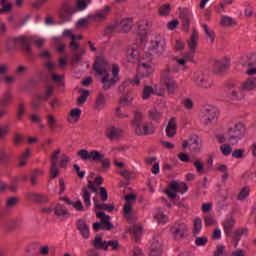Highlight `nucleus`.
Returning a JSON list of instances; mask_svg holds the SVG:
<instances>
[{
	"instance_id": "dca6fc26",
	"label": "nucleus",
	"mask_w": 256,
	"mask_h": 256,
	"mask_svg": "<svg viewBox=\"0 0 256 256\" xmlns=\"http://www.w3.org/2000/svg\"><path fill=\"white\" fill-rule=\"evenodd\" d=\"M218 109L213 105H206L202 110L201 121L204 125H209L217 119Z\"/></svg>"
},
{
	"instance_id": "2f4dec72",
	"label": "nucleus",
	"mask_w": 256,
	"mask_h": 256,
	"mask_svg": "<svg viewBox=\"0 0 256 256\" xmlns=\"http://www.w3.org/2000/svg\"><path fill=\"white\" fill-rule=\"evenodd\" d=\"M77 229L84 239H89V225L84 220L80 219L77 221Z\"/></svg>"
},
{
	"instance_id": "a878e982",
	"label": "nucleus",
	"mask_w": 256,
	"mask_h": 256,
	"mask_svg": "<svg viewBox=\"0 0 256 256\" xmlns=\"http://www.w3.org/2000/svg\"><path fill=\"white\" fill-rule=\"evenodd\" d=\"M163 255V246L159 238H154L152 240L150 251L148 256H161Z\"/></svg>"
},
{
	"instance_id": "69168bd1",
	"label": "nucleus",
	"mask_w": 256,
	"mask_h": 256,
	"mask_svg": "<svg viewBox=\"0 0 256 256\" xmlns=\"http://www.w3.org/2000/svg\"><path fill=\"white\" fill-rule=\"evenodd\" d=\"M2 9H0V13H7V11H11V4L9 0H1Z\"/></svg>"
},
{
	"instance_id": "6ab92c4d",
	"label": "nucleus",
	"mask_w": 256,
	"mask_h": 256,
	"mask_svg": "<svg viewBox=\"0 0 256 256\" xmlns=\"http://www.w3.org/2000/svg\"><path fill=\"white\" fill-rule=\"evenodd\" d=\"M212 67L214 75H223V73H227V71H229L231 61H229V58L218 59L213 62Z\"/></svg>"
},
{
	"instance_id": "cd10ccee",
	"label": "nucleus",
	"mask_w": 256,
	"mask_h": 256,
	"mask_svg": "<svg viewBox=\"0 0 256 256\" xmlns=\"http://www.w3.org/2000/svg\"><path fill=\"white\" fill-rule=\"evenodd\" d=\"M193 17V14L189 10H183L180 12V19L182 20V25L184 31H189V25H191V19Z\"/></svg>"
},
{
	"instance_id": "7ed1b4c3",
	"label": "nucleus",
	"mask_w": 256,
	"mask_h": 256,
	"mask_svg": "<svg viewBox=\"0 0 256 256\" xmlns=\"http://www.w3.org/2000/svg\"><path fill=\"white\" fill-rule=\"evenodd\" d=\"M127 55L129 63H135L138 61L136 78L134 80H130L134 84L139 85L141 83V79H145V77H149V75L153 73V63H151L149 60L145 61V59L139 58V50L135 47L128 48Z\"/></svg>"
},
{
	"instance_id": "e2e57ef3",
	"label": "nucleus",
	"mask_w": 256,
	"mask_h": 256,
	"mask_svg": "<svg viewBox=\"0 0 256 256\" xmlns=\"http://www.w3.org/2000/svg\"><path fill=\"white\" fill-rule=\"evenodd\" d=\"M37 175H43L42 170H34L30 177V182L32 185H37Z\"/></svg>"
},
{
	"instance_id": "13d9d810",
	"label": "nucleus",
	"mask_w": 256,
	"mask_h": 256,
	"mask_svg": "<svg viewBox=\"0 0 256 256\" xmlns=\"http://www.w3.org/2000/svg\"><path fill=\"white\" fill-rule=\"evenodd\" d=\"M89 3H91V0H77L76 7L78 11H84V9H87Z\"/></svg>"
},
{
	"instance_id": "6e6552de",
	"label": "nucleus",
	"mask_w": 256,
	"mask_h": 256,
	"mask_svg": "<svg viewBox=\"0 0 256 256\" xmlns=\"http://www.w3.org/2000/svg\"><path fill=\"white\" fill-rule=\"evenodd\" d=\"M133 85H136L131 81V79L125 80L119 87V91L121 93V98H120V104L122 107H128L131 105L134 99L133 92H131V87Z\"/></svg>"
},
{
	"instance_id": "5701e85b",
	"label": "nucleus",
	"mask_w": 256,
	"mask_h": 256,
	"mask_svg": "<svg viewBox=\"0 0 256 256\" xmlns=\"http://www.w3.org/2000/svg\"><path fill=\"white\" fill-rule=\"evenodd\" d=\"M109 11H111V7L104 6L103 9L98 10L95 14L90 15L89 19L95 23H99V21H105V19H107V15H109Z\"/></svg>"
},
{
	"instance_id": "0eeeda50",
	"label": "nucleus",
	"mask_w": 256,
	"mask_h": 256,
	"mask_svg": "<svg viewBox=\"0 0 256 256\" xmlns=\"http://www.w3.org/2000/svg\"><path fill=\"white\" fill-rule=\"evenodd\" d=\"M198 40L199 33L197 32V30L194 29L190 39L188 40V47L190 50L189 52L184 54L183 58H176V63H178V65H180L181 67H185V63H187V61H193Z\"/></svg>"
},
{
	"instance_id": "f03ea898",
	"label": "nucleus",
	"mask_w": 256,
	"mask_h": 256,
	"mask_svg": "<svg viewBox=\"0 0 256 256\" xmlns=\"http://www.w3.org/2000/svg\"><path fill=\"white\" fill-rule=\"evenodd\" d=\"M93 69L96 75H101L102 89L109 91L111 87H115V84L119 81V65H112V76L109 74L111 71V64L107 61L105 56H99L96 58Z\"/></svg>"
},
{
	"instance_id": "2eb2a0df",
	"label": "nucleus",
	"mask_w": 256,
	"mask_h": 256,
	"mask_svg": "<svg viewBox=\"0 0 256 256\" xmlns=\"http://www.w3.org/2000/svg\"><path fill=\"white\" fill-rule=\"evenodd\" d=\"M192 81L197 87H200V89H213V79L202 72L194 73Z\"/></svg>"
},
{
	"instance_id": "ea45409f",
	"label": "nucleus",
	"mask_w": 256,
	"mask_h": 256,
	"mask_svg": "<svg viewBox=\"0 0 256 256\" xmlns=\"http://www.w3.org/2000/svg\"><path fill=\"white\" fill-rule=\"evenodd\" d=\"M148 117L155 123H159L161 121V111L157 108H152L148 111Z\"/></svg>"
},
{
	"instance_id": "c9c22d12",
	"label": "nucleus",
	"mask_w": 256,
	"mask_h": 256,
	"mask_svg": "<svg viewBox=\"0 0 256 256\" xmlns=\"http://www.w3.org/2000/svg\"><path fill=\"white\" fill-rule=\"evenodd\" d=\"M28 199H31V201H35L36 203H47L49 201V198L43 194H36L33 192H30L27 194Z\"/></svg>"
},
{
	"instance_id": "4c0bfd02",
	"label": "nucleus",
	"mask_w": 256,
	"mask_h": 256,
	"mask_svg": "<svg viewBox=\"0 0 256 256\" xmlns=\"http://www.w3.org/2000/svg\"><path fill=\"white\" fill-rule=\"evenodd\" d=\"M130 233L132 234L133 239L137 242L141 239L143 228L140 225H133L130 227Z\"/></svg>"
},
{
	"instance_id": "58836bf2",
	"label": "nucleus",
	"mask_w": 256,
	"mask_h": 256,
	"mask_svg": "<svg viewBox=\"0 0 256 256\" xmlns=\"http://www.w3.org/2000/svg\"><path fill=\"white\" fill-rule=\"evenodd\" d=\"M59 17L62 19V21L65 23L67 21L71 20V8L64 6L60 12H59Z\"/></svg>"
},
{
	"instance_id": "9d476101",
	"label": "nucleus",
	"mask_w": 256,
	"mask_h": 256,
	"mask_svg": "<svg viewBox=\"0 0 256 256\" xmlns=\"http://www.w3.org/2000/svg\"><path fill=\"white\" fill-rule=\"evenodd\" d=\"M245 135V126L242 123L234 125L226 132V139L231 145H237L238 141H241Z\"/></svg>"
},
{
	"instance_id": "1a4fd4ad",
	"label": "nucleus",
	"mask_w": 256,
	"mask_h": 256,
	"mask_svg": "<svg viewBox=\"0 0 256 256\" xmlns=\"http://www.w3.org/2000/svg\"><path fill=\"white\" fill-rule=\"evenodd\" d=\"M64 37H70V49H72L73 52V59L75 63H79V61L82 59V57L85 55V49L79 48V44L75 42L77 40V35L73 34V31L71 29H65L63 31Z\"/></svg>"
},
{
	"instance_id": "39448f33",
	"label": "nucleus",
	"mask_w": 256,
	"mask_h": 256,
	"mask_svg": "<svg viewBox=\"0 0 256 256\" xmlns=\"http://www.w3.org/2000/svg\"><path fill=\"white\" fill-rule=\"evenodd\" d=\"M132 127L134 128L136 135H151L155 133V126H153V123L145 122L143 114L139 111L134 113Z\"/></svg>"
},
{
	"instance_id": "052dcab7",
	"label": "nucleus",
	"mask_w": 256,
	"mask_h": 256,
	"mask_svg": "<svg viewBox=\"0 0 256 256\" xmlns=\"http://www.w3.org/2000/svg\"><path fill=\"white\" fill-rule=\"evenodd\" d=\"M204 223L206 227H213L215 225V218L211 216V214H207L204 216Z\"/></svg>"
},
{
	"instance_id": "a19ab883",
	"label": "nucleus",
	"mask_w": 256,
	"mask_h": 256,
	"mask_svg": "<svg viewBox=\"0 0 256 256\" xmlns=\"http://www.w3.org/2000/svg\"><path fill=\"white\" fill-rule=\"evenodd\" d=\"M243 89L244 91H253V89H256V78H248L243 83Z\"/></svg>"
},
{
	"instance_id": "f257e3e1",
	"label": "nucleus",
	"mask_w": 256,
	"mask_h": 256,
	"mask_svg": "<svg viewBox=\"0 0 256 256\" xmlns=\"http://www.w3.org/2000/svg\"><path fill=\"white\" fill-rule=\"evenodd\" d=\"M179 72L177 66L168 65L161 73L160 85H163L165 88H161L160 85L152 88L151 86H145L142 94L143 99H149L151 94L154 93L159 97L165 95V89H167L169 95H173L177 90V82L175 81L174 75Z\"/></svg>"
},
{
	"instance_id": "a211bd4d",
	"label": "nucleus",
	"mask_w": 256,
	"mask_h": 256,
	"mask_svg": "<svg viewBox=\"0 0 256 256\" xmlns=\"http://www.w3.org/2000/svg\"><path fill=\"white\" fill-rule=\"evenodd\" d=\"M240 63L247 69V75H256V54L243 56Z\"/></svg>"
},
{
	"instance_id": "774afa93",
	"label": "nucleus",
	"mask_w": 256,
	"mask_h": 256,
	"mask_svg": "<svg viewBox=\"0 0 256 256\" xmlns=\"http://www.w3.org/2000/svg\"><path fill=\"white\" fill-rule=\"evenodd\" d=\"M171 11V6L169 4H165L159 8V14L160 15H169V12Z\"/></svg>"
},
{
	"instance_id": "c756f323",
	"label": "nucleus",
	"mask_w": 256,
	"mask_h": 256,
	"mask_svg": "<svg viewBox=\"0 0 256 256\" xmlns=\"http://www.w3.org/2000/svg\"><path fill=\"white\" fill-rule=\"evenodd\" d=\"M202 141L201 138L197 135H193L190 137L189 140V149L190 151H194V153H197L201 149Z\"/></svg>"
},
{
	"instance_id": "37998d69",
	"label": "nucleus",
	"mask_w": 256,
	"mask_h": 256,
	"mask_svg": "<svg viewBox=\"0 0 256 256\" xmlns=\"http://www.w3.org/2000/svg\"><path fill=\"white\" fill-rule=\"evenodd\" d=\"M154 221H157L159 225H165V223L169 221V218L163 212L158 211L156 214H154Z\"/></svg>"
},
{
	"instance_id": "4be33fe9",
	"label": "nucleus",
	"mask_w": 256,
	"mask_h": 256,
	"mask_svg": "<svg viewBox=\"0 0 256 256\" xmlns=\"http://www.w3.org/2000/svg\"><path fill=\"white\" fill-rule=\"evenodd\" d=\"M53 91L52 86H47L45 92L38 95L36 100L32 102V109H39V107H41V101H47L53 95Z\"/></svg>"
},
{
	"instance_id": "de8ad7c7",
	"label": "nucleus",
	"mask_w": 256,
	"mask_h": 256,
	"mask_svg": "<svg viewBox=\"0 0 256 256\" xmlns=\"http://www.w3.org/2000/svg\"><path fill=\"white\" fill-rule=\"evenodd\" d=\"M47 124L50 130L55 131L57 129V118L51 114H49L47 117Z\"/></svg>"
},
{
	"instance_id": "49530a36",
	"label": "nucleus",
	"mask_w": 256,
	"mask_h": 256,
	"mask_svg": "<svg viewBox=\"0 0 256 256\" xmlns=\"http://www.w3.org/2000/svg\"><path fill=\"white\" fill-rule=\"evenodd\" d=\"M220 25H222V27H231V25H236V22L230 16L224 15L220 19Z\"/></svg>"
},
{
	"instance_id": "c03bdc74",
	"label": "nucleus",
	"mask_w": 256,
	"mask_h": 256,
	"mask_svg": "<svg viewBox=\"0 0 256 256\" xmlns=\"http://www.w3.org/2000/svg\"><path fill=\"white\" fill-rule=\"evenodd\" d=\"M92 244L95 249H104V251L105 247H107V242L103 241V238H101V236H96Z\"/></svg>"
},
{
	"instance_id": "f3484780",
	"label": "nucleus",
	"mask_w": 256,
	"mask_h": 256,
	"mask_svg": "<svg viewBox=\"0 0 256 256\" xmlns=\"http://www.w3.org/2000/svg\"><path fill=\"white\" fill-rule=\"evenodd\" d=\"M187 189V184L184 182L172 181L168 186L166 194L170 199H175V197H177V193H187Z\"/></svg>"
},
{
	"instance_id": "b1692460",
	"label": "nucleus",
	"mask_w": 256,
	"mask_h": 256,
	"mask_svg": "<svg viewBox=\"0 0 256 256\" xmlns=\"http://www.w3.org/2000/svg\"><path fill=\"white\" fill-rule=\"evenodd\" d=\"M106 136L110 141H119L123 137V129L115 126H110L106 130Z\"/></svg>"
},
{
	"instance_id": "ddd939ff",
	"label": "nucleus",
	"mask_w": 256,
	"mask_h": 256,
	"mask_svg": "<svg viewBox=\"0 0 256 256\" xmlns=\"http://www.w3.org/2000/svg\"><path fill=\"white\" fill-rule=\"evenodd\" d=\"M151 27V23L148 20L139 21L133 29V32L137 34L140 41V45H145L147 41V31Z\"/></svg>"
},
{
	"instance_id": "a18cd8bd",
	"label": "nucleus",
	"mask_w": 256,
	"mask_h": 256,
	"mask_svg": "<svg viewBox=\"0 0 256 256\" xmlns=\"http://www.w3.org/2000/svg\"><path fill=\"white\" fill-rule=\"evenodd\" d=\"M94 205H95V209H100V210L110 211V212L113 211V205L101 203L95 198H94Z\"/></svg>"
},
{
	"instance_id": "680f3d73",
	"label": "nucleus",
	"mask_w": 256,
	"mask_h": 256,
	"mask_svg": "<svg viewBox=\"0 0 256 256\" xmlns=\"http://www.w3.org/2000/svg\"><path fill=\"white\" fill-rule=\"evenodd\" d=\"M231 237L234 241V247H237L239 245V241H241V232H239V229L236 230L234 233H232Z\"/></svg>"
},
{
	"instance_id": "9b49d317",
	"label": "nucleus",
	"mask_w": 256,
	"mask_h": 256,
	"mask_svg": "<svg viewBox=\"0 0 256 256\" xmlns=\"http://www.w3.org/2000/svg\"><path fill=\"white\" fill-rule=\"evenodd\" d=\"M167 43L165 38L161 35L154 36L148 44V51L150 55H163Z\"/></svg>"
},
{
	"instance_id": "e433bc0d",
	"label": "nucleus",
	"mask_w": 256,
	"mask_h": 256,
	"mask_svg": "<svg viewBox=\"0 0 256 256\" xmlns=\"http://www.w3.org/2000/svg\"><path fill=\"white\" fill-rule=\"evenodd\" d=\"M106 103H107V100L105 99V94H103V92H100L96 97L95 109L97 111H101L105 109Z\"/></svg>"
},
{
	"instance_id": "412c9836",
	"label": "nucleus",
	"mask_w": 256,
	"mask_h": 256,
	"mask_svg": "<svg viewBox=\"0 0 256 256\" xmlns=\"http://www.w3.org/2000/svg\"><path fill=\"white\" fill-rule=\"evenodd\" d=\"M171 233L172 237L176 241H181L185 237V233H187V225L183 222H176L172 227H171Z\"/></svg>"
},
{
	"instance_id": "423d86ee",
	"label": "nucleus",
	"mask_w": 256,
	"mask_h": 256,
	"mask_svg": "<svg viewBox=\"0 0 256 256\" xmlns=\"http://www.w3.org/2000/svg\"><path fill=\"white\" fill-rule=\"evenodd\" d=\"M134 25L133 18L116 20L106 28L105 35H111V33H129Z\"/></svg>"
},
{
	"instance_id": "aec40b11",
	"label": "nucleus",
	"mask_w": 256,
	"mask_h": 256,
	"mask_svg": "<svg viewBox=\"0 0 256 256\" xmlns=\"http://www.w3.org/2000/svg\"><path fill=\"white\" fill-rule=\"evenodd\" d=\"M45 67L50 81L56 85H61L63 83V76L55 73L57 71V65L48 61L45 63Z\"/></svg>"
},
{
	"instance_id": "8fccbe9b",
	"label": "nucleus",
	"mask_w": 256,
	"mask_h": 256,
	"mask_svg": "<svg viewBox=\"0 0 256 256\" xmlns=\"http://www.w3.org/2000/svg\"><path fill=\"white\" fill-rule=\"evenodd\" d=\"M201 229H203V221L201 218H196L194 220V235H199V233H201Z\"/></svg>"
},
{
	"instance_id": "338daca9",
	"label": "nucleus",
	"mask_w": 256,
	"mask_h": 256,
	"mask_svg": "<svg viewBox=\"0 0 256 256\" xmlns=\"http://www.w3.org/2000/svg\"><path fill=\"white\" fill-rule=\"evenodd\" d=\"M220 151L223 153V155L227 156V155H231V152L233 151V149L229 144H223L220 146Z\"/></svg>"
},
{
	"instance_id": "79ce46f5",
	"label": "nucleus",
	"mask_w": 256,
	"mask_h": 256,
	"mask_svg": "<svg viewBox=\"0 0 256 256\" xmlns=\"http://www.w3.org/2000/svg\"><path fill=\"white\" fill-rule=\"evenodd\" d=\"M82 198H83L85 207L87 208L91 207V193H89V190L87 189V187H84L82 189Z\"/></svg>"
},
{
	"instance_id": "5fc2aeb1",
	"label": "nucleus",
	"mask_w": 256,
	"mask_h": 256,
	"mask_svg": "<svg viewBox=\"0 0 256 256\" xmlns=\"http://www.w3.org/2000/svg\"><path fill=\"white\" fill-rule=\"evenodd\" d=\"M16 112V117L18 121H21V119H23V116L25 115V104L19 103Z\"/></svg>"
},
{
	"instance_id": "393cba45",
	"label": "nucleus",
	"mask_w": 256,
	"mask_h": 256,
	"mask_svg": "<svg viewBox=\"0 0 256 256\" xmlns=\"http://www.w3.org/2000/svg\"><path fill=\"white\" fill-rule=\"evenodd\" d=\"M59 153H61V149H57L51 155V167H50V174L52 179L57 178L59 175V167H57V159L59 157Z\"/></svg>"
},
{
	"instance_id": "09e8293b",
	"label": "nucleus",
	"mask_w": 256,
	"mask_h": 256,
	"mask_svg": "<svg viewBox=\"0 0 256 256\" xmlns=\"http://www.w3.org/2000/svg\"><path fill=\"white\" fill-rule=\"evenodd\" d=\"M87 97H89V90H80V96L77 99L78 105H85Z\"/></svg>"
},
{
	"instance_id": "f8f14e48",
	"label": "nucleus",
	"mask_w": 256,
	"mask_h": 256,
	"mask_svg": "<svg viewBox=\"0 0 256 256\" xmlns=\"http://www.w3.org/2000/svg\"><path fill=\"white\" fill-rule=\"evenodd\" d=\"M17 45H22L26 52L31 53V42L24 36L17 38H8L4 43L6 51L9 52L13 51V49H15Z\"/></svg>"
},
{
	"instance_id": "603ef678",
	"label": "nucleus",
	"mask_w": 256,
	"mask_h": 256,
	"mask_svg": "<svg viewBox=\"0 0 256 256\" xmlns=\"http://www.w3.org/2000/svg\"><path fill=\"white\" fill-rule=\"evenodd\" d=\"M251 189L249 187H244L238 194V201H245L249 197Z\"/></svg>"
},
{
	"instance_id": "7c9ffc66",
	"label": "nucleus",
	"mask_w": 256,
	"mask_h": 256,
	"mask_svg": "<svg viewBox=\"0 0 256 256\" xmlns=\"http://www.w3.org/2000/svg\"><path fill=\"white\" fill-rule=\"evenodd\" d=\"M227 88L228 95H231L232 99H241V92L239 91V87H237V83L229 82Z\"/></svg>"
},
{
	"instance_id": "72a5a7b5",
	"label": "nucleus",
	"mask_w": 256,
	"mask_h": 256,
	"mask_svg": "<svg viewBox=\"0 0 256 256\" xmlns=\"http://www.w3.org/2000/svg\"><path fill=\"white\" fill-rule=\"evenodd\" d=\"M12 101H13V92H11V90H7L6 92L3 93V95L0 98V105L1 107H9Z\"/></svg>"
},
{
	"instance_id": "c85d7f7f",
	"label": "nucleus",
	"mask_w": 256,
	"mask_h": 256,
	"mask_svg": "<svg viewBox=\"0 0 256 256\" xmlns=\"http://www.w3.org/2000/svg\"><path fill=\"white\" fill-rule=\"evenodd\" d=\"M54 215L64 221L65 219H69V211L67 208L61 204H57L54 206Z\"/></svg>"
},
{
	"instance_id": "bf43d9fd",
	"label": "nucleus",
	"mask_w": 256,
	"mask_h": 256,
	"mask_svg": "<svg viewBox=\"0 0 256 256\" xmlns=\"http://www.w3.org/2000/svg\"><path fill=\"white\" fill-rule=\"evenodd\" d=\"M182 105L185 109H187V111H191L195 104L193 103V100H191V98H184L182 100Z\"/></svg>"
},
{
	"instance_id": "f704fd0d",
	"label": "nucleus",
	"mask_w": 256,
	"mask_h": 256,
	"mask_svg": "<svg viewBox=\"0 0 256 256\" xmlns=\"http://www.w3.org/2000/svg\"><path fill=\"white\" fill-rule=\"evenodd\" d=\"M177 133V121L175 118H171L166 127V135L167 137H175Z\"/></svg>"
},
{
	"instance_id": "bb28decb",
	"label": "nucleus",
	"mask_w": 256,
	"mask_h": 256,
	"mask_svg": "<svg viewBox=\"0 0 256 256\" xmlns=\"http://www.w3.org/2000/svg\"><path fill=\"white\" fill-rule=\"evenodd\" d=\"M96 217L98 219H101L103 231H109V230L113 229V224H111V222H110L111 217L109 215L105 214V212H97Z\"/></svg>"
},
{
	"instance_id": "3c124183",
	"label": "nucleus",
	"mask_w": 256,
	"mask_h": 256,
	"mask_svg": "<svg viewBox=\"0 0 256 256\" xmlns=\"http://www.w3.org/2000/svg\"><path fill=\"white\" fill-rule=\"evenodd\" d=\"M31 155V150L27 149L20 157L19 167H25L27 165V159Z\"/></svg>"
},
{
	"instance_id": "0e129e2a",
	"label": "nucleus",
	"mask_w": 256,
	"mask_h": 256,
	"mask_svg": "<svg viewBox=\"0 0 256 256\" xmlns=\"http://www.w3.org/2000/svg\"><path fill=\"white\" fill-rule=\"evenodd\" d=\"M27 66H24V65H19L16 69H15V71H14V73H15V75L17 76V77H23V75H25V72L27 71Z\"/></svg>"
},
{
	"instance_id": "864d4df0",
	"label": "nucleus",
	"mask_w": 256,
	"mask_h": 256,
	"mask_svg": "<svg viewBox=\"0 0 256 256\" xmlns=\"http://www.w3.org/2000/svg\"><path fill=\"white\" fill-rule=\"evenodd\" d=\"M0 79L5 85H13L17 81V78L13 75H4Z\"/></svg>"
},
{
	"instance_id": "473e14b6",
	"label": "nucleus",
	"mask_w": 256,
	"mask_h": 256,
	"mask_svg": "<svg viewBox=\"0 0 256 256\" xmlns=\"http://www.w3.org/2000/svg\"><path fill=\"white\" fill-rule=\"evenodd\" d=\"M233 227H235V219L228 218L223 222V229L226 237L233 235Z\"/></svg>"
},
{
	"instance_id": "20e7f679",
	"label": "nucleus",
	"mask_w": 256,
	"mask_h": 256,
	"mask_svg": "<svg viewBox=\"0 0 256 256\" xmlns=\"http://www.w3.org/2000/svg\"><path fill=\"white\" fill-rule=\"evenodd\" d=\"M77 156L84 162L90 161V163H101L102 171H107V169L111 167V161L105 157V154L97 150L88 151L87 149H81L77 152Z\"/></svg>"
},
{
	"instance_id": "6e6d98bb",
	"label": "nucleus",
	"mask_w": 256,
	"mask_h": 256,
	"mask_svg": "<svg viewBox=\"0 0 256 256\" xmlns=\"http://www.w3.org/2000/svg\"><path fill=\"white\" fill-rule=\"evenodd\" d=\"M202 29H204V33L209 37L211 43H213L215 41V32L211 31L207 24H202Z\"/></svg>"
},
{
	"instance_id": "4d7b16f0",
	"label": "nucleus",
	"mask_w": 256,
	"mask_h": 256,
	"mask_svg": "<svg viewBox=\"0 0 256 256\" xmlns=\"http://www.w3.org/2000/svg\"><path fill=\"white\" fill-rule=\"evenodd\" d=\"M19 199L17 197H10L6 200V209H13L17 205Z\"/></svg>"
},
{
	"instance_id": "4468645a",
	"label": "nucleus",
	"mask_w": 256,
	"mask_h": 256,
	"mask_svg": "<svg viewBox=\"0 0 256 256\" xmlns=\"http://www.w3.org/2000/svg\"><path fill=\"white\" fill-rule=\"evenodd\" d=\"M192 81L197 87H200V89H213V79L202 72L194 73Z\"/></svg>"
}]
</instances>
